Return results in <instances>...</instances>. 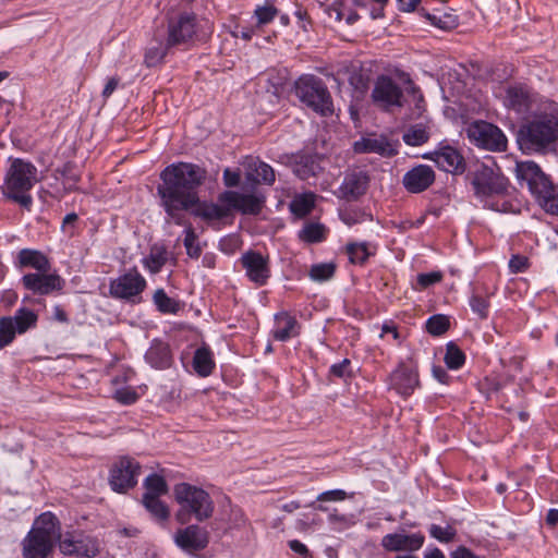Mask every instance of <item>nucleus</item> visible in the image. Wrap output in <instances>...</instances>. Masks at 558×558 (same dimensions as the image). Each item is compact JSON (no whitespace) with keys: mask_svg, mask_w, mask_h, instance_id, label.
I'll return each instance as SVG.
<instances>
[{"mask_svg":"<svg viewBox=\"0 0 558 558\" xmlns=\"http://www.w3.org/2000/svg\"><path fill=\"white\" fill-rule=\"evenodd\" d=\"M206 178V171L197 165L179 162L168 166L161 173L162 183L157 192L168 216L177 223H183L182 211L198 203L195 189Z\"/></svg>","mask_w":558,"mask_h":558,"instance_id":"obj_1","label":"nucleus"},{"mask_svg":"<svg viewBox=\"0 0 558 558\" xmlns=\"http://www.w3.org/2000/svg\"><path fill=\"white\" fill-rule=\"evenodd\" d=\"M558 141V104L545 101L533 111L519 131L522 148L543 151Z\"/></svg>","mask_w":558,"mask_h":558,"instance_id":"obj_2","label":"nucleus"},{"mask_svg":"<svg viewBox=\"0 0 558 558\" xmlns=\"http://www.w3.org/2000/svg\"><path fill=\"white\" fill-rule=\"evenodd\" d=\"M38 181L37 168L29 161L15 158L11 160L4 174L2 193L7 198L29 210L33 204L29 191Z\"/></svg>","mask_w":558,"mask_h":558,"instance_id":"obj_3","label":"nucleus"},{"mask_svg":"<svg viewBox=\"0 0 558 558\" xmlns=\"http://www.w3.org/2000/svg\"><path fill=\"white\" fill-rule=\"evenodd\" d=\"M173 496L179 505L175 519L181 524L189 523L192 518L198 522L211 518L215 504L210 495L203 488L189 483H179L173 488Z\"/></svg>","mask_w":558,"mask_h":558,"instance_id":"obj_4","label":"nucleus"},{"mask_svg":"<svg viewBox=\"0 0 558 558\" xmlns=\"http://www.w3.org/2000/svg\"><path fill=\"white\" fill-rule=\"evenodd\" d=\"M470 182L474 194L484 205L493 210L507 213L510 204L507 201L494 202L496 197H504L508 193V180L496 173L490 167L480 165L470 173Z\"/></svg>","mask_w":558,"mask_h":558,"instance_id":"obj_5","label":"nucleus"},{"mask_svg":"<svg viewBox=\"0 0 558 558\" xmlns=\"http://www.w3.org/2000/svg\"><path fill=\"white\" fill-rule=\"evenodd\" d=\"M59 537L60 524L57 517L51 512L40 514L23 541V557L47 558Z\"/></svg>","mask_w":558,"mask_h":558,"instance_id":"obj_6","label":"nucleus"},{"mask_svg":"<svg viewBox=\"0 0 558 558\" xmlns=\"http://www.w3.org/2000/svg\"><path fill=\"white\" fill-rule=\"evenodd\" d=\"M469 141L480 148L490 151H505L507 138L496 125L483 120L470 123L465 129Z\"/></svg>","mask_w":558,"mask_h":558,"instance_id":"obj_7","label":"nucleus"},{"mask_svg":"<svg viewBox=\"0 0 558 558\" xmlns=\"http://www.w3.org/2000/svg\"><path fill=\"white\" fill-rule=\"evenodd\" d=\"M373 104L384 110L403 107V92L401 87L388 75H379L371 94Z\"/></svg>","mask_w":558,"mask_h":558,"instance_id":"obj_8","label":"nucleus"},{"mask_svg":"<svg viewBox=\"0 0 558 558\" xmlns=\"http://www.w3.org/2000/svg\"><path fill=\"white\" fill-rule=\"evenodd\" d=\"M37 323V315L28 308H20L14 316H4L0 318V349L9 345L16 333H25L34 328Z\"/></svg>","mask_w":558,"mask_h":558,"instance_id":"obj_9","label":"nucleus"},{"mask_svg":"<svg viewBox=\"0 0 558 558\" xmlns=\"http://www.w3.org/2000/svg\"><path fill=\"white\" fill-rule=\"evenodd\" d=\"M59 548L63 555L90 558L99 553V542L82 531H73L60 534Z\"/></svg>","mask_w":558,"mask_h":558,"instance_id":"obj_10","label":"nucleus"},{"mask_svg":"<svg viewBox=\"0 0 558 558\" xmlns=\"http://www.w3.org/2000/svg\"><path fill=\"white\" fill-rule=\"evenodd\" d=\"M141 465L132 458L123 457L117 461L110 471V485L118 493H125L137 483Z\"/></svg>","mask_w":558,"mask_h":558,"instance_id":"obj_11","label":"nucleus"},{"mask_svg":"<svg viewBox=\"0 0 558 558\" xmlns=\"http://www.w3.org/2000/svg\"><path fill=\"white\" fill-rule=\"evenodd\" d=\"M197 21L194 14L183 13L169 21L167 46L186 44L197 36Z\"/></svg>","mask_w":558,"mask_h":558,"instance_id":"obj_12","label":"nucleus"},{"mask_svg":"<svg viewBox=\"0 0 558 558\" xmlns=\"http://www.w3.org/2000/svg\"><path fill=\"white\" fill-rule=\"evenodd\" d=\"M418 384L417 369L412 363L401 362L389 377L390 388L403 397L411 396Z\"/></svg>","mask_w":558,"mask_h":558,"instance_id":"obj_13","label":"nucleus"},{"mask_svg":"<svg viewBox=\"0 0 558 558\" xmlns=\"http://www.w3.org/2000/svg\"><path fill=\"white\" fill-rule=\"evenodd\" d=\"M145 287V279L136 269H132L111 281L110 294L114 298L129 300L142 293Z\"/></svg>","mask_w":558,"mask_h":558,"instance_id":"obj_14","label":"nucleus"},{"mask_svg":"<svg viewBox=\"0 0 558 558\" xmlns=\"http://www.w3.org/2000/svg\"><path fill=\"white\" fill-rule=\"evenodd\" d=\"M22 283L25 289L33 293L47 295L53 291H60L63 288L64 280L58 274L38 271L24 275Z\"/></svg>","mask_w":558,"mask_h":558,"instance_id":"obj_15","label":"nucleus"},{"mask_svg":"<svg viewBox=\"0 0 558 558\" xmlns=\"http://www.w3.org/2000/svg\"><path fill=\"white\" fill-rule=\"evenodd\" d=\"M316 71L320 75H316V112L323 116L332 114L333 104L328 89L338 87V78L326 69H316Z\"/></svg>","mask_w":558,"mask_h":558,"instance_id":"obj_16","label":"nucleus"},{"mask_svg":"<svg viewBox=\"0 0 558 558\" xmlns=\"http://www.w3.org/2000/svg\"><path fill=\"white\" fill-rule=\"evenodd\" d=\"M425 536L421 533L408 534L404 531L386 534L380 542L387 551H416L422 548Z\"/></svg>","mask_w":558,"mask_h":558,"instance_id":"obj_17","label":"nucleus"},{"mask_svg":"<svg viewBox=\"0 0 558 558\" xmlns=\"http://www.w3.org/2000/svg\"><path fill=\"white\" fill-rule=\"evenodd\" d=\"M208 542V532L195 524L179 530L175 534L177 545L190 553L204 549Z\"/></svg>","mask_w":558,"mask_h":558,"instance_id":"obj_18","label":"nucleus"},{"mask_svg":"<svg viewBox=\"0 0 558 558\" xmlns=\"http://www.w3.org/2000/svg\"><path fill=\"white\" fill-rule=\"evenodd\" d=\"M517 178L525 182L530 192L535 196L545 189V184L549 179L541 170V168L533 161L518 162L515 166Z\"/></svg>","mask_w":558,"mask_h":558,"instance_id":"obj_19","label":"nucleus"},{"mask_svg":"<svg viewBox=\"0 0 558 558\" xmlns=\"http://www.w3.org/2000/svg\"><path fill=\"white\" fill-rule=\"evenodd\" d=\"M434 181V170L429 166L418 165L403 175L402 184L410 193H421L427 190Z\"/></svg>","mask_w":558,"mask_h":558,"instance_id":"obj_20","label":"nucleus"},{"mask_svg":"<svg viewBox=\"0 0 558 558\" xmlns=\"http://www.w3.org/2000/svg\"><path fill=\"white\" fill-rule=\"evenodd\" d=\"M241 263L246 270L247 277L255 283L263 286L270 276L268 259L256 252H247Z\"/></svg>","mask_w":558,"mask_h":558,"instance_id":"obj_21","label":"nucleus"},{"mask_svg":"<svg viewBox=\"0 0 558 558\" xmlns=\"http://www.w3.org/2000/svg\"><path fill=\"white\" fill-rule=\"evenodd\" d=\"M353 148L357 154L374 153L383 157H392L398 154L396 143L384 135L363 137L354 143Z\"/></svg>","mask_w":558,"mask_h":558,"instance_id":"obj_22","label":"nucleus"},{"mask_svg":"<svg viewBox=\"0 0 558 558\" xmlns=\"http://www.w3.org/2000/svg\"><path fill=\"white\" fill-rule=\"evenodd\" d=\"M369 183V177L364 171H352L345 174L339 189L340 197L347 201H355L365 194Z\"/></svg>","mask_w":558,"mask_h":558,"instance_id":"obj_23","label":"nucleus"},{"mask_svg":"<svg viewBox=\"0 0 558 558\" xmlns=\"http://www.w3.org/2000/svg\"><path fill=\"white\" fill-rule=\"evenodd\" d=\"M220 202L243 214L257 215L262 210L263 199L255 195H245L238 192H225L220 196Z\"/></svg>","mask_w":558,"mask_h":558,"instance_id":"obj_24","label":"nucleus"},{"mask_svg":"<svg viewBox=\"0 0 558 558\" xmlns=\"http://www.w3.org/2000/svg\"><path fill=\"white\" fill-rule=\"evenodd\" d=\"M243 166L245 168V178L255 184H272L275 182L274 169L254 157H246Z\"/></svg>","mask_w":558,"mask_h":558,"instance_id":"obj_25","label":"nucleus"},{"mask_svg":"<svg viewBox=\"0 0 558 558\" xmlns=\"http://www.w3.org/2000/svg\"><path fill=\"white\" fill-rule=\"evenodd\" d=\"M432 159L444 171L449 173H461L465 169L462 155L450 146L442 147L433 154Z\"/></svg>","mask_w":558,"mask_h":558,"instance_id":"obj_26","label":"nucleus"},{"mask_svg":"<svg viewBox=\"0 0 558 558\" xmlns=\"http://www.w3.org/2000/svg\"><path fill=\"white\" fill-rule=\"evenodd\" d=\"M347 493L342 489H332L324 492L316 496V510L328 512L329 520L335 522L344 521V517L338 514L337 508L332 507L333 502H341L347 498Z\"/></svg>","mask_w":558,"mask_h":558,"instance_id":"obj_27","label":"nucleus"},{"mask_svg":"<svg viewBox=\"0 0 558 558\" xmlns=\"http://www.w3.org/2000/svg\"><path fill=\"white\" fill-rule=\"evenodd\" d=\"M147 362L156 368H167L171 365L172 354L168 343L153 341L145 355Z\"/></svg>","mask_w":558,"mask_h":558,"instance_id":"obj_28","label":"nucleus"},{"mask_svg":"<svg viewBox=\"0 0 558 558\" xmlns=\"http://www.w3.org/2000/svg\"><path fill=\"white\" fill-rule=\"evenodd\" d=\"M20 267H32L37 271L50 270V262L45 254L36 250L23 248L17 254Z\"/></svg>","mask_w":558,"mask_h":558,"instance_id":"obj_29","label":"nucleus"},{"mask_svg":"<svg viewBox=\"0 0 558 558\" xmlns=\"http://www.w3.org/2000/svg\"><path fill=\"white\" fill-rule=\"evenodd\" d=\"M274 338L279 341H286L299 333L298 323L294 317L282 313L275 318Z\"/></svg>","mask_w":558,"mask_h":558,"instance_id":"obj_30","label":"nucleus"},{"mask_svg":"<svg viewBox=\"0 0 558 558\" xmlns=\"http://www.w3.org/2000/svg\"><path fill=\"white\" fill-rule=\"evenodd\" d=\"M534 197L546 213L558 216V187L554 186L550 181Z\"/></svg>","mask_w":558,"mask_h":558,"instance_id":"obj_31","label":"nucleus"},{"mask_svg":"<svg viewBox=\"0 0 558 558\" xmlns=\"http://www.w3.org/2000/svg\"><path fill=\"white\" fill-rule=\"evenodd\" d=\"M294 93L302 104L314 108V77L312 75L300 76L294 84Z\"/></svg>","mask_w":558,"mask_h":558,"instance_id":"obj_32","label":"nucleus"},{"mask_svg":"<svg viewBox=\"0 0 558 558\" xmlns=\"http://www.w3.org/2000/svg\"><path fill=\"white\" fill-rule=\"evenodd\" d=\"M194 215L201 217L205 220H220L227 217L230 214V208L228 205H217V204H207L202 203L196 206L194 209Z\"/></svg>","mask_w":558,"mask_h":558,"instance_id":"obj_33","label":"nucleus"},{"mask_svg":"<svg viewBox=\"0 0 558 558\" xmlns=\"http://www.w3.org/2000/svg\"><path fill=\"white\" fill-rule=\"evenodd\" d=\"M193 366L199 376L206 377L211 374L215 363L209 349L203 347L196 350L193 359Z\"/></svg>","mask_w":558,"mask_h":558,"instance_id":"obj_34","label":"nucleus"},{"mask_svg":"<svg viewBox=\"0 0 558 558\" xmlns=\"http://www.w3.org/2000/svg\"><path fill=\"white\" fill-rule=\"evenodd\" d=\"M349 83L354 89L355 97L362 98L367 93L371 83L369 74L362 70H353L349 76Z\"/></svg>","mask_w":558,"mask_h":558,"instance_id":"obj_35","label":"nucleus"},{"mask_svg":"<svg viewBox=\"0 0 558 558\" xmlns=\"http://www.w3.org/2000/svg\"><path fill=\"white\" fill-rule=\"evenodd\" d=\"M313 207H314V194L313 193H305V194L296 195L290 204L291 213L294 216H296L298 218L305 217L307 214L311 213Z\"/></svg>","mask_w":558,"mask_h":558,"instance_id":"obj_36","label":"nucleus"},{"mask_svg":"<svg viewBox=\"0 0 558 558\" xmlns=\"http://www.w3.org/2000/svg\"><path fill=\"white\" fill-rule=\"evenodd\" d=\"M314 160L310 154H300L294 157L292 167L293 172L302 180H306L314 175Z\"/></svg>","mask_w":558,"mask_h":558,"instance_id":"obj_37","label":"nucleus"},{"mask_svg":"<svg viewBox=\"0 0 558 558\" xmlns=\"http://www.w3.org/2000/svg\"><path fill=\"white\" fill-rule=\"evenodd\" d=\"M160 496H143L145 508L158 520H167L169 517L168 507L159 499Z\"/></svg>","mask_w":558,"mask_h":558,"instance_id":"obj_38","label":"nucleus"},{"mask_svg":"<svg viewBox=\"0 0 558 558\" xmlns=\"http://www.w3.org/2000/svg\"><path fill=\"white\" fill-rule=\"evenodd\" d=\"M402 138L410 146H420L428 141L429 134L424 125L415 124L404 132Z\"/></svg>","mask_w":558,"mask_h":558,"instance_id":"obj_39","label":"nucleus"},{"mask_svg":"<svg viewBox=\"0 0 558 558\" xmlns=\"http://www.w3.org/2000/svg\"><path fill=\"white\" fill-rule=\"evenodd\" d=\"M349 260L352 264L363 265L372 253L366 243H349L345 247Z\"/></svg>","mask_w":558,"mask_h":558,"instance_id":"obj_40","label":"nucleus"},{"mask_svg":"<svg viewBox=\"0 0 558 558\" xmlns=\"http://www.w3.org/2000/svg\"><path fill=\"white\" fill-rule=\"evenodd\" d=\"M445 363L450 369H459L465 362V354L459 349L457 344L450 342L447 344Z\"/></svg>","mask_w":558,"mask_h":558,"instance_id":"obj_41","label":"nucleus"},{"mask_svg":"<svg viewBox=\"0 0 558 558\" xmlns=\"http://www.w3.org/2000/svg\"><path fill=\"white\" fill-rule=\"evenodd\" d=\"M527 94L520 87H510L507 90V104L517 111H522L527 106Z\"/></svg>","mask_w":558,"mask_h":558,"instance_id":"obj_42","label":"nucleus"},{"mask_svg":"<svg viewBox=\"0 0 558 558\" xmlns=\"http://www.w3.org/2000/svg\"><path fill=\"white\" fill-rule=\"evenodd\" d=\"M450 323L445 315H434L426 323L427 331L433 336H441L449 329Z\"/></svg>","mask_w":558,"mask_h":558,"instance_id":"obj_43","label":"nucleus"},{"mask_svg":"<svg viewBox=\"0 0 558 558\" xmlns=\"http://www.w3.org/2000/svg\"><path fill=\"white\" fill-rule=\"evenodd\" d=\"M146 493L144 495L161 496L167 493V484L163 477L153 474L145 481Z\"/></svg>","mask_w":558,"mask_h":558,"instance_id":"obj_44","label":"nucleus"},{"mask_svg":"<svg viewBox=\"0 0 558 558\" xmlns=\"http://www.w3.org/2000/svg\"><path fill=\"white\" fill-rule=\"evenodd\" d=\"M154 302L162 313H175L179 310L178 303L169 298L162 289L155 292Z\"/></svg>","mask_w":558,"mask_h":558,"instance_id":"obj_45","label":"nucleus"},{"mask_svg":"<svg viewBox=\"0 0 558 558\" xmlns=\"http://www.w3.org/2000/svg\"><path fill=\"white\" fill-rule=\"evenodd\" d=\"M429 534L432 537L438 539L439 542L450 543L454 539L457 533L456 530L450 525L442 527L437 524H432L429 527Z\"/></svg>","mask_w":558,"mask_h":558,"instance_id":"obj_46","label":"nucleus"},{"mask_svg":"<svg viewBox=\"0 0 558 558\" xmlns=\"http://www.w3.org/2000/svg\"><path fill=\"white\" fill-rule=\"evenodd\" d=\"M167 256L165 251H151L150 255L144 259L145 266L153 274L158 272L166 264Z\"/></svg>","mask_w":558,"mask_h":558,"instance_id":"obj_47","label":"nucleus"},{"mask_svg":"<svg viewBox=\"0 0 558 558\" xmlns=\"http://www.w3.org/2000/svg\"><path fill=\"white\" fill-rule=\"evenodd\" d=\"M196 242V234L192 228H187L185 231L184 245L186 253L190 257L198 258L201 255V247Z\"/></svg>","mask_w":558,"mask_h":558,"instance_id":"obj_48","label":"nucleus"},{"mask_svg":"<svg viewBox=\"0 0 558 558\" xmlns=\"http://www.w3.org/2000/svg\"><path fill=\"white\" fill-rule=\"evenodd\" d=\"M472 311L484 319L488 315L489 302L486 298L474 294L470 300Z\"/></svg>","mask_w":558,"mask_h":558,"instance_id":"obj_49","label":"nucleus"},{"mask_svg":"<svg viewBox=\"0 0 558 558\" xmlns=\"http://www.w3.org/2000/svg\"><path fill=\"white\" fill-rule=\"evenodd\" d=\"M337 264L335 262L316 264V281H327L336 272Z\"/></svg>","mask_w":558,"mask_h":558,"instance_id":"obj_50","label":"nucleus"},{"mask_svg":"<svg viewBox=\"0 0 558 558\" xmlns=\"http://www.w3.org/2000/svg\"><path fill=\"white\" fill-rule=\"evenodd\" d=\"M276 14H277V9L274 5L268 4V3H266L263 7H258L255 10V15L257 17V22L259 25L267 24V23L271 22L274 20V17L276 16Z\"/></svg>","mask_w":558,"mask_h":558,"instance_id":"obj_51","label":"nucleus"},{"mask_svg":"<svg viewBox=\"0 0 558 558\" xmlns=\"http://www.w3.org/2000/svg\"><path fill=\"white\" fill-rule=\"evenodd\" d=\"M428 20L434 24L436 25L437 27L439 28H442V29H450V28H453L457 26L458 22H457V17L451 15V14H446L444 16V20L440 19V17H437L436 15H430L428 14L427 15Z\"/></svg>","mask_w":558,"mask_h":558,"instance_id":"obj_52","label":"nucleus"},{"mask_svg":"<svg viewBox=\"0 0 558 558\" xmlns=\"http://www.w3.org/2000/svg\"><path fill=\"white\" fill-rule=\"evenodd\" d=\"M441 279L442 274L440 271L420 274L417 276V283L422 289H426L427 287L441 281Z\"/></svg>","mask_w":558,"mask_h":558,"instance_id":"obj_53","label":"nucleus"},{"mask_svg":"<svg viewBox=\"0 0 558 558\" xmlns=\"http://www.w3.org/2000/svg\"><path fill=\"white\" fill-rule=\"evenodd\" d=\"M166 54V50L162 47L149 48L145 54V62L148 66H154L161 62Z\"/></svg>","mask_w":558,"mask_h":558,"instance_id":"obj_54","label":"nucleus"},{"mask_svg":"<svg viewBox=\"0 0 558 558\" xmlns=\"http://www.w3.org/2000/svg\"><path fill=\"white\" fill-rule=\"evenodd\" d=\"M527 266L529 259L522 255H513L509 260V268L513 274L524 271L527 268Z\"/></svg>","mask_w":558,"mask_h":558,"instance_id":"obj_55","label":"nucleus"},{"mask_svg":"<svg viewBox=\"0 0 558 558\" xmlns=\"http://www.w3.org/2000/svg\"><path fill=\"white\" fill-rule=\"evenodd\" d=\"M114 398L123 404H132L137 400V395L134 390L125 388L116 391Z\"/></svg>","mask_w":558,"mask_h":558,"instance_id":"obj_56","label":"nucleus"},{"mask_svg":"<svg viewBox=\"0 0 558 558\" xmlns=\"http://www.w3.org/2000/svg\"><path fill=\"white\" fill-rule=\"evenodd\" d=\"M325 12L329 16L330 20L335 22H340L344 16L343 5L340 2H333L331 7L325 9Z\"/></svg>","mask_w":558,"mask_h":558,"instance_id":"obj_57","label":"nucleus"},{"mask_svg":"<svg viewBox=\"0 0 558 558\" xmlns=\"http://www.w3.org/2000/svg\"><path fill=\"white\" fill-rule=\"evenodd\" d=\"M350 364H351L350 360L344 359L342 362H340L338 364H333L330 367V374L336 377L342 378L349 373Z\"/></svg>","mask_w":558,"mask_h":558,"instance_id":"obj_58","label":"nucleus"},{"mask_svg":"<svg viewBox=\"0 0 558 558\" xmlns=\"http://www.w3.org/2000/svg\"><path fill=\"white\" fill-rule=\"evenodd\" d=\"M299 239L305 244L314 243V222H307L305 227L299 232Z\"/></svg>","mask_w":558,"mask_h":558,"instance_id":"obj_59","label":"nucleus"},{"mask_svg":"<svg viewBox=\"0 0 558 558\" xmlns=\"http://www.w3.org/2000/svg\"><path fill=\"white\" fill-rule=\"evenodd\" d=\"M288 545H289L290 549L292 551H294L295 554H298L304 558L311 557V553H310L308 548L300 541H298V539L290 541L288 543Z\"/></svg>","mask_w":558,"mask_h":558,"instance_id":"obj_60","label":"nucleus"},{"mask_svg":"<svg viewBox=\"0 0 558 558\" xmlns=\"http://www.w3.org/2000/svg\"><path fill=\"white\" fill-rule=\"evenodd\" d=\"M391 335L393 340L397 342V343H400L401 342V337H400V333L398 331V328L397 326L393 324V323H385L383 326H381V333H380V337L383 338L385 335Z\"/></svg>","mask_w":558,"mask_h":558,"instance_id":"obj_61","label":"nucleus"},{"mask_svg":"<svg viewBox=\"0 0 558 558\" xmlns=\"http://www.w3.org/2000/svg\"><path fill=\"white\" fill-rule=\"evenodd\" d=\"M223 180L227 186H236L240 182V174L238 172L226 169L223 171Z\"/></svg>","mask_w":558,"mask_h":558,"instance_id":"obj_62","label":"nucleus"},{"mask_svg":"<svg viewBox=\"0 0 558 558\" xmlns=\"http://www.w3.org/2000/svg\"><path fill=\"white\" fill-rule=\"evenodd\" d=\"M119 82H120L119 77H116V76L110 77L108 80L107 84L105 85V87L102 89V97L105 99L109 98L112 95V93L118 87Z\"/></svg>","mask_w":558,"mask_h":558,"instance_id":"obj_63","label":"nucleus"},{"mask_svg":"<svg viewBox=\"0 0 558 558\" xmlns=\"http://www.w3.org/2000/svg\"><path fill=\"white\" fill-rule=\"evenodd\" d=\"M340 217H341V220L349 227L361 221L359 214L355 211H351V210H345V211L341 213Z\"/></svg>","mask_w":558,"mask_h":558,"instance_id":"obj_64","label":"nucleus"}]
</instances>
